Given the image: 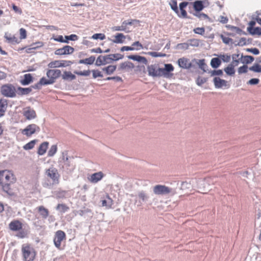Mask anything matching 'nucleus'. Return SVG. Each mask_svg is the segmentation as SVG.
Masks as SVG:
<instances>
[{"label":"nucleus","instance_id":"1","mask_svg":"<svg viewBox=\"0 0 261 261\" xmlns=\"http://www.w3.org/2000/svg\"><path fill=\"white\" fill-rule=\"evenodd\" d=\"M73 160L74 157L69 156L67 151H63L58 161L59 170L64 173H71L75 168Z\"/></svg>","mask_w":261,"mask_h":261},{"label":"nucleus","instance_id":"47","mask_svg":"<svg viewBox=\"0 0 261 261\" xmlns=\"http://www.w3.org/2000/svg\"><path fill=\"white\" fill-rule=\"evenodd\" d=\"M169 5L172 10H173L175 13H178V9L177 5V2L175 0H172L169 2Z\"/></svg>","mask_w":261,"mask_h":261},{"label":"nucleus","instance_id":"11","mask_svg":"<svg viewBox=\"0 0 261 261\" xmlns=\"http://www.w3.org/2000/svg\"><path fill=\"white\" fill-rule=\"evenodd\" d=\"M45 174L48 177L52 180L54 183L58 184L59 182L60 174L56 168L51 167L46 170Z\"/></svg>","mask_w":261,"mask_h":261},{"label":"nucleus","instance_id":"62","mask_svg":"<svg viewBox=\"0 0 261 261\" xmlns=\"http://www.w3.org/2000/svg\"><path fill=\"white\" fill-rule=\"evenodd\" d=\"M193 31L196 34L203 35L204 33L205 29L204 28H196L194 29Z\"/></svg>","mask_w":261,"mask_h":261},{"label":"nucleus","instance_id":"32","mask_svg":"<svg viewBox=\"0 0 261 261\" xmlns=\"http://www.w3.org/2000/svg\"><path fill=\"white\" fill-rule=\"evenodd\" d=\"M193 61H195L196 64L198 65L199 68L202 70L204 72H206V68L207 67V65L205 63L204 59H201L196 60V59H194Z\"/></svg>","mask_w":261,"mask_h":261},{"label":"nucleus","instance_id":"10","mask_svg":"<svg viewBox=\"0 0 261 261\" xmlns=\"http://www.w3.org/2000/svg\"><path fill=\"white\" fill-rule=\"evenodd\" d=\"M147 71L148 75L153 77L162 76V69L158 64H153L148 66Z\"/></svg>","mask_w":261,"mask_h":261},{"label":"nucleus","instance_id":"50","mask_svg":"<svg viewBox=\"0 0 261 261\" xmlns=\"http://www.w3.org/2000/svg\"><path fill=\"white\" fill-rule=\"evenodd\" d=\"M248 32L252 35H261V28H260L259 27L253 28L252 31H250V32Z\"/></svg>","mask_w":261,"mask_h":261},{"label":"nucleus","instance_id":"58","mask_svg":"<svg viewBox=\"0 0 261 261\" xmlns=\"http://www.w3.org/2000/svg\"><path fill=\"white\" fill-rule=\"evenodd\" d=\"M194 15L199 18V19H205L208 18V16H207V15L203 13H199V12L195 14Z\"/></svg>","mask_w":261,"mask_h":261},{"label":"nucleus","instance_id":"49","mask_svg":"<svg viewBox=\"0 0 261 261\" xmlns=\"http://www.w3.org/2000/svg\"><path fill=\"white\" fill-rule=\"evenodd\" d=\"M219 57L220 60H222L223 62L228 63L230 61L231 57L228 55H220Z\"/></svg>","mask_w":261,"mask_h":261},{"label":"nucleus","instance_id":"22","mask_svg":"<svg viewBox=\"0 0 261 261\" xmlns=\"http://www.w3.org/2000/svg\"><path fill=\"white\" fill-rule=\"evenodd\" d=\"M161 69L162 75L164 77H167L168 76V72L173 71L174 70V67L171 64H165V68H161Z\"/></svg>","mask_w":261,"mask_h":261},{"label":"nucleus","instance_id":"2","mask_svg":"<svg viewBox=\"0 0 261 261\" xmlns=\"http://www.w3.org/2000/svg\"><path fill=\"white\" fill-rule=\"evenodd\" d=\"M158 200L153 194L149 195L146 191H139L135 196L134 204L138 207H141L144 204L151 205L156 204Z\"/></svg>","mask_w":261,"mask_h":261},{"label":"nucleus","instance_id":"46","mask_svg":"<svg viewBox=\"0 0 261 261\" xmlns=\"http://www.w3.org/2000/svg\"><path fill=\"white\" fill-rule=\"evenodd\" d=\"M208 73L211 76H214L216 75H222L223 74V71L221 69L210 70Z\"/></svg>","mask_w":261,"mask_h":261},{"label":"nucleus","instance_id":"3","mask_svg":"<svg viewBox=\"0 0 261 261\" xmlns=\"http://www.w3.org/2000/svg\"><path fill=\"white\" fill-rule=\"evenodd\" d=\"M213 184V181L210 177L192 179V184L195 189L202 193H206L210 190L211 184Z\"/></svg>","mask_w":261,"mask_h":261},{"label":"nucleus","instance_id":"33","mask_svg":"<svg viewBox=\"0 0 261 261\" xmlns=\"http://www.w3.org/2000/svg\"><path fill=\"white\" fill-rule=\"evenodd\" d=\"M221 64V61L219 58H212L211 61V66L213 68H218Z\"/></svg>","mask_w":261,"mask_h":261},{"label":"nucleus","instance_id":"19","mask_svg":"<svg viewBox=\"0 0 261 261\" xmlns=\"http://www.w3.org/2000/svg\"><path fill=\"white\" fill-rule=\"evenodd\" d=\"M177 63L182 69H189L192 67V63L190 60L185 57L179 58L177 61Z\"/></svg>","mask_w":261,"mask_h":261},{"label":"nucleus","instance_id":"5","mask_svg":"<svg viewBox=\"0 0 261 261\" xmlns=\"http://www.w3.org/2000/svg\"><path fill=\"white\" fill-rule=\"evenodd\" d=\"M123 55L120 54H110L106 56H99L96 59L95 65L97 66L112 63L123 58Z\"/></svg>","mask_w":261,"mask_h":261},{"label":"nucleus","instance_id":"31","mask_svg":"<svg viewBox=\"0 0 261 261\" xmlns=\"http://www.w3.org/2000/svg\"><path fill=\"white\" fill-rule=\"evenodd\" d=\"M116 65H109L107 67H104L102 68V70L107 74L111 75L114 73V72L116 69Z\"/></svg>","mask_w":261,"mask_h":261},{"label":"nucleus","instance_id":"63","mask_svg":"<svg viewBox=\"0 0 261 261\" xmlns=\"http://www.w3.org/2000/svg\"><path fill=\"white\" fill-rule=\"evenodd\" d=\"M207 80L205 78H201L198 77L196 80V84L198 86H201L202 84L206 82Z\"/></svg>","mask_w":261,"mask_h":261},{"label":"nucleus","instance_id":"35","mask_svg":"<svg viewBox=\"0 0 261 261\" xmlns=\"http://www.w3.org/2000/svg\"><path fill=\"white\" fill-rule=\"evenodd\" d=\"M62 79L65 80H73L75 79V76L70 71H64L62 75Z\"/></svg>","mask_w":261,"mask_h":261},{"label":"nucleus","instance_id":"29","mask_svg":"<svg viewBox=\"0 0 261 261\" xmlns=\"http://www.w3.org/2000/svg\"><path fill=\"white\" fill-rule=\"evenodd\" d=\"M33 81V77L31 74L24 75V79L21 80L20 83L22 85H28Z\"/></svg>","mask_w":261,"mask_h":261},{"label":"nucleus","instance_id":"53","mask_svg":"<svg viewBox=\"0 0 261 261\" xmlns=\"http://www.w3.org/2000/svg\"><path fill=\"white\" fill-rule=\"evenodd\" d=\"M93 77L94 79H96L98 77H102L103 76L102 74L98 70H92Z\"/></svg>","mask_w":261,"mask_h":261},{"label":"nucleus","instance_id":"55","mask_svg":"<svg viewBox=\"0 0 261 261\" xmlns=\"http://www.w3.org/2000/svg\"><path fill=\"white\" fill-rule=\"evenodd\" d=\"M5 38L9 42H16L17 39L14 36H11V35L10 34L8 35L7 33H6L5 35Z\"/></svg>","mask_w":261,"mask_h":261},{"label":"nucleus","instance_id":"37","mask_svg":"<svg viewBox=\"0 0 261 261\" xmlns=\"http://www.w3.org/2000/svg\"><path fill=\"white\" fill-rule=\"evenodd\" d=\"M194 8L195 11L200 12L201 11L203 8L204 6L203 5L202 2L201 1H197L194 3Z\"/></svg>","mask_w":261,"mask_h":261},{"label":"nucleus","instance_id":"34","mask_svg":"<svg viewBox=\"0 0 261 261\" xmlns=\"http://www.w3.org/2000/svg\"><path fill=\"white\" fill-rule=\"evenodd\" d=\"M112 30L113 31H124L126 33H128L130 32L127 27H125V25L123 24V21L120 26L113 27H112Z\"/></svg>","mask_w":261,"mask_h":261},{"label":"nucleus","instance_id":"23","mask_svg":"<svg viewBox=\"0 0 261 261\" xmlns=\"http://www.w3.org/2000/svg\"><path fill=\"white\" fill-rule=\"evenodd\" d=\"M9 227L12 230L17 231L21 229L22 223L18 220H15L9 224Z\"/></svg>","mask_w":261,"mask_h":261},{"label":"nucleus","instance_id":"45","mask_svg":"<svg viewBox=\"0 0 261 261\" xmlns=\"http://www.w3.org/2000/svg\"><path fill=\"white\" fill-rule=\"evenodd\" d=\"M249 70L255 72H261V65L258 64H254L249 67Z\"/></svg>","mask_w":261,"mask_h":261},{"label":"nucleus","instance_id":"8","mask_svg":"<svg viewBox=\"0 0 261 261\" xmlns=\"http://www.w3.org/2000/svg\"><path fill=\"white\" fill-rule=\"evenodd\" d=\"M15 181L14 175L10 171H0V183H14Z\"/></svg>","mask_w":261,"mask_h":261},{"label":"nucleus","instance_id":"14","mask_svg":"<svg viewBox=\"0 0 261 261\" xmlns=\"http://www.w3.org/2000/svg\"><path fill=\"white\" fill-rule=\"evenodd\" d=\"M72 62L70 61H66V60H58V61H54L50 62L48 64V67L50 68H57V67H67L70 66L72 64Z\"/></svg>","mask_w":261,"mask_h":261},{"label":"nucleus","instance_id":"21","mask_svg":"<svg viewBox=\"0 0 261 261\" xmlns=\"http://www.w3.org/2000/svg\"><path fill=\"white\" fill-rule=\"evenodd\" d=\"M135 67L133 63L129 61H126L123 63H121L120 64V66L118 68L119 70H125L128 71L129 70H131Z\"/></svg>","mask_w":261,"mask_h":261},{"label":"nucleus","instance_id":"27","mask_svg":"<svg viewBox=\"0 0 261 261\" xmlns=\"http://www.w3.org/2000/svg\"><path fill=\"white\" fill-rule=\"evenodd\" d=\"M114 37L115 39L112 40V42L115 43H122L126 38L125 36L122 33L117 34Z\"/></svg>","mask_w":261,"mask_h":261},{"label":"nucleus","instance_id":"41","mask_svg":"<svg viewBox=\"0 0 261 261\" xmlns=\"http://www.w3.org/2000/svg\"><path fill=\"white\" fill-rule=\"evenodd\" d=\"M18 90L21 95H27L32 91V88L18 87Z\"/></svg>","mask_w":261,"mask_h":261},{"label":"nucleus","instance_id":"57","mask_svg":"<svg viewBox=\"0 0 261 261\" xmlns=\"http://www.w3.org/2000/svg\"><path fill=\"white\" fill-rule=\"evenodd\" d=\"M188 42H189L190 46H198L199 44V41L197 39H191L189 40Z\"/></svg>","mask_w":261,"mask_h":261},{"label":"nucleus","instance_id":"28","mask_svg":"<svg viewBox=\"0 0 261 261\" xmlns=\"http://www.w3.org/2000/svg\"><path fill=\"white\" fill-rule=\"evenodd\" d=\"M7 107V101L6 99H0V117L4 115Z\"/></svg>","mask_w":261,"mask_h":261},{"label":"nucleus","instance_id":"18","mask_svg":"<svg viewBox=\"0 0 261 261\" xmlns=\"http://www.w3.org/2000/svg\"><path fill=\"white\" fill-rule=\"evenodd\" d=\"M104 177V174L101 171L92 174L88 177V180L93 184L97 183Z\"/></svg>","mask_w":261,"mask_h":261},{"label":"nucleus","instance_id":"54","mask_svg":"<svg viewBox=\"0 0 261 261\" xmlns=\"http://www.w3.org/2000/svg\"><path fill=\"white\" fill-rule=\"evenodd\" d=\"M74 73L78 75L88 76L90 75L91 71L90 70H84L83 71H74Z\"/></svg>","mask_w":261,"mask_h":261},{"label":"nucleus","instance_id":"24","mask_svg":"<svg viewBox=\"0 0 261 261\" xmlns=\"http://www.w3.org/2000/svg\"><path fill=\"white\" fill-rule=\"evenodd\" d=\"M127 58L129 59L137 61L145 64H147V61L145 57L139 55H129L127 56Z\"/></svg>","mask_w":261,"mask_h":261},{"label":"nucleus","instance_id":"30","mask_svg":"<svg viewBox=\"0 0 261 261\" xmlns=\"http://www.w3.org/2000/svg\"><path fill=\"white\" fill-rule=\"evenodd\" d=\"M48 143L47 142H44L40 144L38 150V153L39 155H43L48 147Z\"/></svg>","mask_w":261,"mask_h":261},{"label":"nucleus","instance_id":"9","mask_svg":"<svg viewBox=\"0 0 261 261\" xmlns=\"http://www.w3.org/2000/svg\"><path fill=\"white\" fill-rule=\"evenodd\" d=\"M1 93L5 96L14 97L16 96V90L12 85H5L1 88Z\"/></svg>","mask_w":261,"mask_h":261},{"label":"nucleus","instance_id":"16","mask_svg":"<svg viewBox=\"0 0 261 261\" xmlns=\"http://www.w3.org/2000/svg\"><path fill=\"white\" fill-rule=\"evenodd\" d=\"M22 114L28 120H31L36 117L35 111L31 107H25L23 109Z\"/></svg>","mask_w":261,"mask_h":261},{"label":"nucleus","instance_id":"39","mask_svg":"<svg viewBox=\"0 0 261 261\" xmlns=\"http://www.w3.org/2000/svg\"><path fill=\"white\" fill-rule=\"evenodd\" d=\"M12 183H0L2 186L4 192L8 194H11L12 191L10 188V185Z\"/></svg>","mask_w":261,"mask_h":261},{"label":"nucleus","instance_id":"6","mask_svg":"<svg viewBox=\"0 0 261 261\" xmlns=\"http://www.w3.org/2000/svg\"><path fill=\"white\" fill-rule=\"evenodd\" d=\"M152 191L154 194L161 196L167 195L173 196L178 193L176 189L162 185H157L153 186Z\"/></svg>","mask_w":261,"mask_h":261},{"label":"nucleus","instance_id":"60","mask_svg":"<svg viewBox=\"0 0 261 261\" xmlns=\"http://www.w3.org/2000/svg\"><path fill=\"white\" fill-rule=\"evenodd\" d=\"M65 40H67V43H68V40L75 41L78 38V37L74 34H72L70 36H65Z\"/></svg>","mask_w":261,"mask_h":261},{"label":"nucleus","instance_id":"12","mask_svg":"<svg viewBox=\"0 0 261 261\" xmlns=\"http://www.w3.org/2000/svg\"><path fill=\"white\" fill-rule=\"evenodd\" d=\"M40 129V127L36 124H31L28 125L24 129H22L21 132L23 135L30 137L36 132H39Z\"/></svg>","mask_w":261,"mask_h":261},{"label":"nucleus","instance_id":"26","mask_svg":"<svg viewBox=\"0 0 261 261\" xmlns=\"http://www.w3.org/2000/svg\"><path fill=\"white\" fill-rule=\"evenodd\" d=\"M102 206H106L107 208H110L113 204V200L108 195H106V198L101 200Z\"/></svg>","mask_w":261,"mask_h":261},{"label":"nucleus","instance_id":"36","mask_svg":"<svg viewBox=\"0 0 261 261\" xmlns=\"http://www.w3.org/2000/svg\"><path fill=\"white\" fill-rule=\"evenodd\" d=\"M95 60V58L94 56H91L90 57H89L88 58L80 60L79 61V63L80 64L91 65L94 63Z\"/></svg>","mask_w":261,"mask_h":261},{"label":"nucleus","instance_id":"44","mask_svg":"<svg viewBox=\"0 0 261 261\" xmlns=\"http://www.w3.org/2000/svg\"><path fill=\"white\" fill-rule=\"evenodd\" d=\"M190 44L189 42L179 43L176 46V48L181 50H186L189 48Z\"/></svg>","mask_w":261,"mask_h":261},{"label":"nucleus","instance_id":"43","mask_svg":"<svg viewBox=\"0 0 261 261\" xmlns=\"http://www.w3.org/2000/svg\"><path fill=\"white\" fill-rule=\"evenodd\" d=\"M243 57L244 58V60L242 61V63H243L250 64L252 63L254 60V57L251 56H243L242 55V58Z\"/></svg>","mask_w":261,"mask_h":261},{"label":"nucleus","instance_id":"13","mask_svg":"<svg viewBox=\"0 0 261 261\" xmlns=\"http://www.w3.org/2000/svg\"><path fill=\"white\" fill-rule=\"evenodd\" d=\"M65 233L62 230H58L55 233V238L54 239L55 246L58 249H60L61 245V242L63 240H65Z\"/></svg>","mask_w":261,"mask_h":261},{"label":"nucleus","instance_id":"15","mask_svg":"<svg viewBox=\"0 0 261 261\" xmlns=\"http://www.w3.org/2000/svg\"><path fill=\"white\" fill-rule=\"evenodd\" d=\"M193 189H195L192 184V180H191L189 182L187 181L183 182L181 184L180 190L182 191V193H178L177 194H179L181 195L182 194H188L190 192L192 191Z\"/></svg>","mask_w":261,"mask_h":261},{"label":"nucleus","instance_id":"4","mask_svg":"<svg viewBox=\"0 0 261 261\" xmlns=\"http://www.w3.org/2000/svg\"><path fill=\"white\" fill-rule=\"evenodd\" d=\"M61 71L59 69H49L46 72V76L48 79L42 77L38 84L41 85H47L54 84L56 80L61 75Z\"/></svg>","mask_w":261,"mask_h":261},{"label":"nucleus","instance_id":"7","mask_svg":"<svg viewBox=\"0 0 261 261\" xmlns=\"http://www.w3.org/2000/svg\"><path fill=\"white\" fill-rule=\"evenodd\" d=\"M21 251L24 261H32L34 260L36 254L33 247L29 245H23L22 246Z\"/></svg>","mask_w":261,"mask_h":261},{"label":"nucleus","instance_id":"17","mask_svg":"<svg viewBox=\"0 0 261 261\" xmlns=\"http://www.w3.org/2000/svg\"><path fill=\"white\" fill-rule=\"evenodd\" d=\"M73 51L74 48L72 47L66 45L62 48L57 49L55 51V54L56 55H70L73 53Z\"/></svg>","mask_w":261,"mask_h":261},{"label":"nucleus","instance_id":"59","mask_svg":"<svg viewBox=\"0 0 261 261\" xmlns=\"http://www.w3.org/2000/svg\"><path fill=\"white\" fill-rule=\"evenodd\" d=\"M138 21L136 19H129L127 20H125L123 21V24L125 25V27H127L128 25H132L134 24L135 22H137Z\"/></svg>","mask_w":261,"mask_h":261},{"label":"nucleus","instance_id":"20","mask_svg":"<svg viewBox=\"0 0 261 261\" xmlns=\"http://www.w3.org/2000/svg\"><path fill=\"white\" fill-rule=\"evenodd\" d=\"M213 83L216 88L220 89L223 87H228L227 81L220 79L219 77H215L213 79Z\"/></svg>","mask_w":261,"mask_h":261},{"label":"nucleus","instance_id":"52","mask_svg":"<svg viewBox=\"0 0 261 261\" xmlns=\"http://www.w3.org/2000/svg\"><path fill=\"white\" fill-rule=\"evenodd\" d=\"M248 71V66L247 65H243L241 67H240L238 68V72L239 74H242L247 73Z\"/></svg>","mask_w":261,"mask_h":261},{"label":"nucleus","instance_id":"25","mask_svg":"<svg viewBox=\"0 0 261 261\" xmlns=\"http://www.w3.org/2000/svg\"><path fill=\"white\" fill-rule=\"evenodd\" d=\"M37 209L38 210L40 216L43 219H46L49 215V212L48 210L45 208L43 206H39Z\"/></svg>","mask_w":261,"mask_h":261},{"label":"nucleus","instance_id":"38","mask_svg":"<svg viewBox=\"0 0 261 261\" xmlns=\"http://www.w3.org/2000/svg\"><path fill=\"white\" fill-rule=\"evenodd\" d=\"M69 209V207L65 204H58L56 207V210L62 213L67 212Z\"/></svg>","mask_w":261,"mask_h":261},{"label":"nucleus","instance_id":"48","mask_svg":"<svg viewBox=\"0 0 261 261\" xmlns=\"http://www.w3.org/2000/svg\"><path fill=\"white\" fill-rule=\"evenodd\" d=\"M36 143V140H32L29 142L28 143L26 144L24 146L23 148L25 150H29L32 149Z\"/></svg>","mask_w":261,"mask_h":261},{"label":"nucleus","instance_id":"61","mask_svg":"<svg viewBox=\"0 0 261 261\" xmlns=\"http://www.w3.org/2000/svg\"><path fill=\"white\" fill-rule=\"evenodd\" d=\"M149 54L153 57H163L166 56V54H165L159 53L155 51L149 52Z\"/></svg>","mask_w":261,"mask_h":261},{"label":"nucleus","instance_id":"64","mask_svg":"<svg viewBox=\"0 0 261 261\" xmlns=\"http://www.w3.org/2000/svg\"><path fill=\"white\" fill-rule=\"evenodd\" d=\"M251 261H261V254H254L251 257Z\"/></svg>","mask_w":261,"mask_h":261},{"label":"nucleus","instance_id":"40","mask_svg":"<svg viewBox=\"0 0 261 261\" xmlns=\"http://www.w3.org/2000/svg\"><path fill=\"white\" fill-rule=\"evenodd\" d=\"M224 71L228 75H232L235 73L234 67L229 64L227 67L224 69Z\"/></svg>","mask_w":261,"mask_h":261},{"label":"nucleus","instance_id":"42","mask_svg":"<svg viewBox=\"0 0 261 261\" xmlns=\"http://www.w3.org/2000/svg\"><path fill=\"white\" fill-rule=\"evenodd\" d=\"M57 151V146L56 145H52L49 150L48 151V156H53Z\"/></svg>","mask_w":261,"mask_h":261},{"label":"nucleus","instance_id":"51","mask_svg":"<svg viewBox=\"0 0 261 261\" xmlns=\"http://www.w3.org/2000/svg\"><path fill=\"white\" fill-rule=\"evenodd\" d=\"M106 38L105 35L103 34L98 33V34H94L92 36V38L93 39H100L102 40L105 39Z\"/></svg>","mask_w":261,"mask_h":261},{"label":"nucleus","instance_id":"56","mask_svg":"<svg viewBox=\"0 0 261 261\" xmlns=\"http://www.w3.org/2000/svg\"><path fill=\"white\" fill-rule=\"evenodd\" d=\"M42 46V42H37L35 43L32 44L29 47V49H36Z\"/></svg>","mask_w":261,"mask_h":261}]
</instances>
